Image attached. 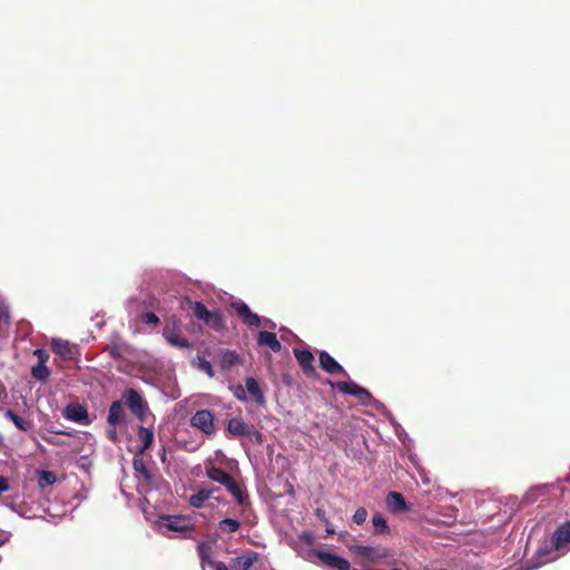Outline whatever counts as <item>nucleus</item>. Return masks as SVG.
<instances>
[{
	"label": "nucleus",
	"mask_w": 570,
	"mask_h": 570,
	"mask_svg": "<svg viewBox=\"0 0 570 570\" xmlns=\"http://www.w3.org/2000/svg\"><path fill=\"white\" fill-rule=\"evenodd\" d=\"M570 550V522L562 523L552 534L550 544L538 549V566L552 562Z\"/></svg>",
	"instance_id": "1"
},
{
	"label": "nucleus",
	"mask_w": 570,
	"mask_h": 570,
	"mask_svg": "<svg viewBox=\"0 0 570 570\" xmlns=\"http://www.w3.org/2000/svg\"><path fill=\"white\" fill-rule=\"evenodd\" d=\"M122 473L120 490L124 494H127L126 490L131 488L139 493H148L154 489L155 474L151 465H129V469H122Z\"/></svg>",
	"instance_id": "2"
},
{
	"label": "nucleus",
	"mask_w": 570,
	"mask_h": 570,
	"mask_svg": "<svg viewBox=\"0 0 570 570\" xmlns=\"http://www.w3.org/2000/svg\"><path fill=\"white\" fill-rule=\"evenodd\" d=\"M304 558L317 566H322L330 570H350L351 563L348 560L327 551L311 549L306 552Z\"/></svg>",
	"instance_id": "3"
},
{
	"label": "nucleus",
	"mask_w": 570,
	"mask_h": 570,
	"mask_svg": "<svg viewBox=\"0 0 570 570\" xmlns=\"http://www.w3.org/2000/svg\"><path fill=\"white\" fill-rule=\"evenodd\" d=\"M158 531L163 534L169 532L185 533L194 529L193 518L187 515H160L156 521Z\"/></svg>",
	"instance_id": "4"
},
{
	"label": "nucleus",
	"mask_w": 570,
	"mask_h": 570,
	"mask_svg": "<svg viewBox=\"0 0 570 570\" xmlns=\"http://www.w3.org/2000/svg\"><path fill=\"white\" fill-rule=\"evenodd\" d=\"M227 431L233 436L248 438L258 444L263 442L262 433L258 432L252 423L245 422L240 417L230 419L227 423Z\"/></svg>",
	"instance_id": "5"
},
{
	"label": "nucleus",
	"mask_w": 570,
	"mask_h": 570,
	"mask_svg": "<svg viewBox=\"0 0 570 570\" xmlns=\"http://www.w3.org/2000/svg\"><path fill=\"white\" fill-rule=\"evenodd\" d=\"M207 474L212 480L225 485L228 492H230V494L236 499V501L239 504L244 503V493L239 485L233 480V478L229 474H227L222 469L216 468L215 465H212V468L207 471Z\"/></svg>",
	"instance_id": "6"
},
{
	"label": "nucleus",
	"mask_w": 570,
	"mask_h": 570,
	"mask_svg": "<svg viewBox=\"0 0 570 570\" xmlns=\"http://www.w3.org/2000/svg\"><path fill=\"white\" fill-rule=\"evenodd\" d=\"M193 312L196 318L203 321L210 328L215 331H222L225 328V320L222 314L208 311L202 302H196L194 304Z\"/></svg>",
	"instance_id": "7"
},
{
	"label": "nucleus",
	"mask_w": 570,
	"mask_h": 570,
	"mask_svg": "<svg viewBox=\"0 0 570 570\" xmlns=\"http://www.w3.org/2000/svg\"><path fill=\"white\" fill-rule=\"evenodd\" d=\"M122 397L130 412L140 421H145L148 414V404L142 396L136 390L127 389Z\"/></svg>",
	"instance_id": "8"
},
{
	"label": "nucleus",
	"mask_w": 570,
	"mask_h": 570,
	"mask_svg": "<svg viewBox=\"0 0 570 570\" xmlns=\"http://www.w3.org/2000/svg\"><path fill=\"white\" fill-rule=\"evenodd\" d=\"M193 428L198 429L204 434L212 436L216 433L214 415L209 410H199L190 417Z\"/></svg>",
	"instance_id": "9"
},
{
	"label": "nucleus",
	"mask_w": 570,
	"mask_h": 570,
	"mask_svg": "<svg viewBox=\"0 0 570 570\" xmlns=\"http://www.w3.org/2000/svg\"><path fill=\"white\" fill-rule=\"evenodd\" d=\"M230 308L247 326L259 327L262 325V317L256 313H253L249 306L243 301H236L230 303Z\"/></svg>",
	"instance_id": "10"
},
{
	"label": "nucleus",
	"mask_w": 570,
	"mask_h": 570,
	"mask_svg": "<svg viewBox=\"0 0 570 570\" xmlns=\"http://www.w3.org/2000/svg\"><path fill=\"white\" fill-rule=\"evenodd\" d=\"M29 478L31 480H36L38 488L41 491H45L47 488L53 485L60 479L57 473L43 469H35L33 471H30Z\"/></svg>",
	"instance_id": "11"
},
{
	"label": "nucleus",
	"mask_w": 570,
	"mask_h": 570,
	"mask_svg": "<svg viewBox=\"0 0 570 570\" xmlns=\"http://www.w3.org/2000/svg\"><path fill=\"white\" fill-rule=\"evenodd\" d=\"M335 386L340 392L347 395H353L363 403H366L372 397L371 393L366 389L357 385L354 382H337Z\"/></svg>",
	"instance_id": "12"
},
{
	"label": "nucleus",
	"mask_w": 570,
	"mask_h": 570,
	"mask_svg": "<svg viewBox=\"0 0 570 570\" xmlns=\"http://www.w3.org/2000/svg\"><path fill=\"white\" fill-rule=\"evenodd\" d=\"M66 419L80 423L83 425H89L91 420L89 419L88 412L85 406L80 404H69L65 410Z\"/></svg>",
	"instance_id": "13"
},
{
	"label": "nucleus",
	"mask_w": 570,
	"mask_h": 570,
	"mask_svg": "<svg viewBox=\"0 0 570 570\" xmlns=\"http://www.w3.org/2000/svg\"><path fill=\"white\" fill-rule=\"evenodd\" d=\"M294 355L297 360V363L299 364L302 371L306 375H314L315 374V367H314V355L309 350H301V348H294Z\"/></svg>",
	"instance_id": "14"
},
{
	"label": "nucleus",
	"mask_w": 570,
	"mask_h": 570,
	"mask_svg": "<svg viewBox=\"0 0 570 570\" xmlns=\"http://www.w3.org/2000/svg\"><path fill=\"white\" fill-rule=\"evenodd\" d=\"M52 351L65 361H71L75 358V347L68 341L61 338H53Z\"/></svg>",
	"instance_id": "15"
},
{
	"label": "nucleus",
	"mask_w": 570,
	"mask_h": 570,
	"mask_svg": "<svg viewBox=\"0 0 570 570\" xmlns=\"http://www.w3.org/2000/svg\"><path fill=\"white\" fill-rule=\"evenodd\" d=\"M320 366L322 370L330 374L344 373V368L335 361L326 351L320 352L318 355Z\"/></svg>",
	"instance_id": "16"
},
{
	"label": "nucleus",
	"mask_w": 570,
	"mask_h": 570,
	"mask_svg": "<svg viewBox=\"0 0 570 570\" xmlns=\"http://www.w3.org/2000/svg\"><path fill=\"white\" fill-rule=\"evenodd\" d=\"M107 422L110 426L125 423V411L120 401H115L110 404Z\"/></svg>",
	"instance_id": "17"
},
{
	"label": "nucleus",
	"mask_w": 570,
	"mask_h": 570,
	"mask_svg": "<svg viewBox=\"0 0 570 570\" xmlns=\"http://www.w3.org/2000/svg\"><path fill=\"white\" fill-rule=\"evenodd\" d=\"M258 559L256 552H249L243 556H238L230 560V568L233 570H248Z\"/></svg>",
	"instance_id": "18"
},
{
	"label": "nucleus",
	"mask_w": 570,
	"mask_h": 570,
	"mask_svg": "<svg viewBox=\"0 0 570 570\" xmlns=\"http://www.w3.org/2000/svg\"><path fill=\"white\" fill-rule=\"evenodd\" d=\"M257 343L261 346H268L273 352L277 353L282 350V344L273 332L262 331L258 333Z\"/></svg>",
	"instance_id": "19"
},
{
	"label": "nucleus",
	"mask_w": 570,
	"mask_h": 570,
	"mask_svg": "<svg viewBox=\"0 0 570 570\" xmlns=\"http://www.w3.org/2000/svg\"><path fill=\"white\" fill-rule=\"evenodd\" d=\"M387 508L392 512L409 511L410 508L406 504L403 495L399 492H390L386 497Z\"/></svg>",
	"instance_id": "20"
},
{
	"label": "nucleus",
	"mask_w": 570,
	"mask_h": 570,
	"mask_svg": "<svg viewBox=\"0 0 570 570\" xmlns=\"http://www.w3.org/2000/svg\"><path fill=\"white\" fill-rule=\"evenodd\" d=\"M348 549L351 552H353L362 558H365L367 560H375L383 556L382 553H380V551L376 548L370 547V546L356 544V546H351Z\"/></svg>",
	"instance_id": "21"
},
{
	"label": "nucleus",
	"mask_w": 570,
	"mask_h": 570,
	"mask_svg": "<svg viewBox=\"0 0 570 570\" xmlns=\"http://www.w3.org/2000/svg\"><path fill=\"white\" fill-rule=\"evenodd\" d=\"M245 385H246L247 392L253 396V399L258 404L265 403L264 393L261 390L258 382L254 377H247L245 381Z\"/></svg>",
	"instance_id": "22"
},
{
	"label": "nucleus",
	"mask_w": 570,
	"mask_h": 570,
	"mask_svg": "<svg viewBox=\"0 0 570 570\" xmlns=\"http://www.w3.org/2000/svg\"><path fill=\"white\" fill-rule=\"evenodd\" d=\"M164 336L166 341L178 348H190L193 344L187 340L180 337L175 331H165Z\"/></svg>",
	"instance_id": "23"
},
{
	"label": "nucleus",
	"mask_w": 570,
	"mask_h": 570,
	"mask_svg": "<svg viewBox=\"0 0 570 570\" xmlns=\"http://www.w3.org/2000/svg\"><path fill=\"white\" fill-rule=\"evenodd\" d=\"M6 417H8L9 420L12 421V423L20 430V431H23V432H27L29 430H31L32 428V422L28 419H24V417H21L19 416L18 414H16L12 410H8L6 412Z\"/></svg>",
	"instance_id": "24"
},
{
	"label": "nucleus",
	"mask_w": 570,
	"mask_h": 570,
	"mask_svg": "<svg viewBox=\"0 0 570 570\" xmlns=\"http://www.w3.org/2000/svg\"><path fill=\"white\" fill-rule=\"evenodd\" d=\"M372 524L374 534H390V527L381 513L372 517Z\"/></svg>",
	"instance_id": "25"
},
{
	"label": "nucleus",
	"mask_w": 570,
	"mask_h": 570,
	"mask_svg": "<svg viewBox=\"0 0 570 570\" xmlns=\"http://www.w3.org/2000/svg\"><path fill=\"white\" fill-rule=\"evenodd\" d=\"M198 554L204 570L213 566V561L210 560L212 548L208 543L202 542L198 544Z\"/></svg>",
	"instance_id": "26"
},
{
	"label": "nucleus",
	"mask_w": 570,
	"mask_h": 570,
	"mask_svg": "<svg viewBox=\"0 0 570 570\" xmlns=\"http://www.w3.org/2000/svg\"><path fill=\"white\" fill-rule=\"evenodd\" d=\"M239 363V355L234 351H224L220 357L222 368H230L235 364Z\"/></svg>",
	"instance_id": "27"
},
{
	"label": "nucleus",
	"mask_w": 570,
	"mask_h": 570,
	"mask_svg": "<svg viewBox=\"0 0 570 570\" xmlns=\"http://www.w3.org/2000/svg\"><path fill=\"white\" fill-rule=\"evenodd\" d=\"M212 495V491L207 489H200L196 494L189 498V503L194 508H200L206 500Z\"/></svg>",
	"instance_id": "28"
},
{
	"label": "nucleus",
	"mask_w": 570,
	"mask_h": 570,
	"mask_svg": "<svg viewBox=\"0 0 570 570\" xmlns=\"http://www.w3.org/2000/svg\"><path fill=\"white\" fill-rule=\"evenodd\" d=\"M240 527V523L236 519L226 518L219 521L218 528L224 533H234Z\"/></svg>",
	"instance_id": "29"
},
{
	"label": "nucleus",
	"mask_w": 570,
	"mask_h": 570,
	"mask_svg": "<svg viewBox=\"0 0 570 570\" xmlns=\"http://www.w3.org/2000/svg\"><path fill=\"white\" fill-rule=\"evenodd\" d=\"M31 375L33 379L45 382L50 375V371L46 364H37L31 368Z\"/></svg>",
	"instance_id": "30"
},
{
	"label": "nucleus",
	"mask_w": 570,
	"mask_h": 570,
	"mask_svg": "<svg viewBox=\"0 0 570 570\" xmlns=\"http://www.w3.org/2000/svg\"><path fill=\"white\" fill-rule=\"evenodd\" d=\"M138 435H139L140 441L142 442L144 449L149 448V445L154 441L153 431L147 428H140Z\"/></svg>",
	"instance_id": "31"
},
{
	"label": "nucleus",
	"mask_w": 570,
	"mask_h": 570,
	"mask_svg": "<svg viewBox=\"0 0 570 570\" xmlns=\"http://www.w3.org/2000/svg\"><path fill=\"white\" fill-rule=\"evenodd\" d=\"M197 367L203 371L204 373H206L209 377H213L215 375L214 373V370H213V366L210 364V362H208L207 360L205 358H200L198 357V364H197Z\"/></svg>",
	"instance_id": "32"
},
{
	"label": "nucleus",
	"mask_w": 570,
	"mask_h": 570,
	"mask_svg": "<svg viewBox=\"0 0 570 570\" xmlns=\"http://www.w3.org/2000/svg\"><path fill=\"white\" fill-rule=\"evenodd\" d=\"M367 511L365 508H358L353 514V521L356 524H363L366 521Z\"/></svg>",
	"instance_id": "33"
},
{
	"label": "nucleus",
	"mask_w": 570,
	"mask_h": 570,
	"mask_svg": "<svg viewBox=\"0 0 570 570\" xmlns=\"http://www.w3.org/2000/svg\"><path fill=\"white\" fill-rule=\"evenodd\" d=\"M140 318L145 324L148 325H157L159 323V317L153 312L141 314Z\"/></svg>",
	"instance_id": "34"
},
{
	"label": "nucleus",
	"mask_w": 570,
	"mask_h": 570,
	"mask_svg": "<svg viewBox=\"0 0 570 570\" xmlns=\"http://www.w3.org/2000/svg\"><path fill=\"white\" fill-rule=\"evenodd\" d=\"M33 355L38 357V364H46L49 360V353L43 348L35 350Z\"/></svg>",
	"instance_id": "35"
},
{
	"label": "nucleus",
	"mask_w": 570,
	"mask_h": 570,
	"mask_svg": "<svg viewBox=\"0 0 570 570\" xmlns=\"http://www.w3.org/2000/svg\"><path fill=\"white\" fill-rule=\"evenodd\" d=\"M10 489L8 478L0 475V495Z\"/></svg>",
	"instance_id": "36"
},
{
	"label": "nucleus",
	"mask_w": 570,
	"mask_h": 570,
	"mask_svg": "<svg viewBox=\"0 0 570 570\" xmlns=\"http://www.w3.org/2000/svg\"><path fill=\"white\" fill-rule=\"evenodd\" d=\"M109 354L111 355L112 358H120L122 356L120 348L117 345L109 347Z\"/></svg>",
	"instance_id": "37"
},
{
	"label": "nucleus",
	"mask_w": 570,
	"mask_h": 570,
	"mask_svg": "<svg viewBox=\"0 0 570 570\" xmlns=\"http://www.w3.org/2000/svg\"><path fill=\"white\" fill-rule=\"evenodd\" d=\"M107 436L109 440L111 441H117V431H116V426H110L108 430H107Z\"/></svg>",
	"instance_id": "38"
},
{
	"label": "nucleus",
	"mask_w": 570,
	"mask_h": 570,
	"mask_svg": "<svg viewBox=\"0 0 570 570\" xmlns=\"http://www.w3.org/2000/svg\"><path fill=\"white\" fill-rule=\"evenodd\" d=\"M299 538H301L304 542H306L307 544H311V543H313V541H314V537H313L311 533H307V532L302 533V534L299 535Z\"/></svg>",
	"instance_id": "39"
},
{
	"label": "nucleus",
	"mask_w": 570,
	"mask_h": 570,
	"mask_svg": "<svg viewBox=\"0 0 570 570\" xmlns=\"http://www.w3.org/2000/svg\"><path fill=\"white\" fill-rule=\"evenodd\" d=\"M216 570H229L228 567L224 562H217L215 566L213 564Z\"/></svg>",
	"instance_id": "40"
},
{
	"label": "nucleus",
	"mask_w": 570,
	"mask_h": 570,
	"mask_svg": "<svg viewBox=\"0 0 570 570\" xmlns=\"http://www.w3.org/2000/svg\"><path fill=\"white\" fill-rule=\"evenodd\" d=\"M265 324H266L267 326L272 327V328H274V327H275V323H274V322H272L271 320H266V321H265Z\"/></svg>",
	"instance_id": "41"
},
{
	"label": "nucleus",
	"mask_w": 570,
	"mask_h": 570,
	"mask_svg": "<svg viewBox=\"0 0 570 570\" xmlns=\"http://www.w3.org/2000/svg\"><path fill=\"white\" fill-rule=\"evenodd\" d=\"M8 507H9L12 511H16V507H14V504H13V503L8 504Z\"/></svg>",
	"instance_id": "42"
},
{
	"label": "nucleus",
	"mask_w": 570,
	"mask_h": 570,
	"mask_svg": "<svg viewBox=\"0 0 570 570\" xmlns=\"http://www.w3.org/2000/svg\"><path fill=\"white\" fill-rule=\"evenodd\" d=\"M326 532H327L328 534H333V533H334V530H333V529H331V528H327V529H326Z\"/></svg>",
	"instance_id": "43"
},
{
	"label": "nucleus",
	"mask_w": 570,
	"mask_h": 570,
	"mask_svg": "<svg viewBox=\"0 0 570 570\" xmlns=\"http://www.w3.org/2000/svg\"><path fill=\"white\" fill-rule=\"evenodd\" d=\"M445 493H446V495H449V497H453V494H452L451 492H449V491H446Z\"/></svg>",
	"instance_id": "44"
},
{
	"label": "nucleus",
	"mask_w": 570,
	"mask_h": 570,
	"mask_svg": "<svg viewBox=\"0 0 570 570\" xmlns=\"http://www.w3.org/2000/svg\"><path fill=\"white\" fill-rule=\"evenodd\" d=\"M6 540L0 539V547L4 543Z\"/></svg>",
	"instance_id": "45"
}]
</instances>
